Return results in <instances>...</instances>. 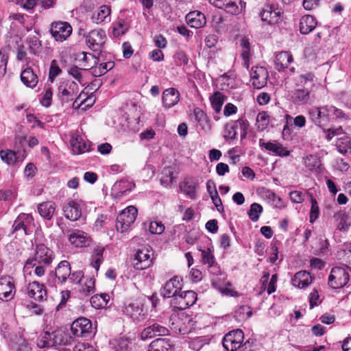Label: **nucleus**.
<instances>
[{
    "instance_id": "58836bf2",
    "label": "nucleus",
    "mask_w": 351,
    "mask_h": 351,
    "mask_svg": "<svg viewBox=\"0 0 351 351\" xmlns=\"http://www.w3.org/2000/svg\"><path fill=\"white\" fill-rule=\"evenodd\" d=\"M171 345L165 339L158 338L154 340L149 345V351H169Z\"/></svg>"
},
{
    "instance_id": "a211bd4d",
    "label": "nucleus",
    "mask_w": 351,
    "mask_h": 351,
    "mask_svg": "<svg viewBox=\"0 0 351 351\" xmlns=\"http://www.w3.org/2000/svg\"><path fill=\"white\" fill-rule=\"evenodd\" d=\"M289 96L291 101L295 105H304L311 99V90L308 88L297 87L291 91Z\"/></svg>"
},
{
    "instance_id": "f03ea898",
    "label": "nucleus",
    "mask_w": 351,
    "mask_h": 351,
    "mask_svg": "<svg viewBox=\"0 0 351 351\" xmlns=\"http://www.w3.org/2000/svg\"><path fill=\"white\" fill-rule=\"evenodd\" d=\"M308 117L315 125L322 129L327 128L330 121L328 106H314L308 110Z\"/></svg>"
},
{
    "instance_id": "3c124183",
    "label": "nucleus",
    "mask_w": 351,
    "mask_h": 351,
    "mask_svg": "<svg viewBox=\"0 0 351 351\" xmlns=\"http://www.w3.org/2000/svg\"><path fill=\"white\" fill-rule=\"evenodd\" d=\"M328 110L330 112V117L333 116L332 119H335L339 121H343L348 120L349 115L345 113L342 110L337 108L334 106H328Z\"/></svg>"
},
{
    "instance_id": "69168bd1",
    "label": "nucleus",
    "mask_w": 351,
    "mask_h": 351,
    "mask_svg": "<svg viewBox=\"0 0 351 351\" xmlns=\"http://www.w3.org/2000/svg\"><path fill=\"white\" fill-rule=\"evenodd\" d=\"M149 230L152 234H160L165 230V226L159 221H152L149 223Z\"/></svg>"
},
{
    "instance_id": "603ef678",
    "label": "nucleus",
    "mask_w": 351,
    "mask_h": 351,
    "mask_svg": "<svg viewBox=\"0 0 351 351\" xmlns=\"http://www.w3.org/2000/svg\"><path fill=\"white\" fill-rule=\"evenodd\" d=\"M304 165L310 170H316L321 165V161L319 158L313 154H310L304 158Z\"/></svg>"
},
{
    "instance_id": "0e129e2a",
    "label": "nucleus",
    "mask_w": 351,
    "mask_h": 351,
    "mask_svg": "<svg viewBox=\"0 0 351 351\" xmlns=\"http://www.w3.org/2000/svg\"><path fill=\"white\" fill-rule=\"evenodd\" d=\"M311 202L310 222L313 223L319 217V208L317 200L312 195Z\"/></svg>"
},
{
    "instance_id": "7c9ffc66",
    "label": "nucleus",
    "mask_w": 351,
    "mask_h": 351,
    "mask_svg": "<svg viewBox=\"0 0 351 351\" xmlns=\"http://www.w3.org/2000/svg\"><path fill=\"white\" fill-rule=\"evenodd\" d=\"M71 266L68 261H62L56 268V277L61 283H65L71 275Z\"/></svg>"
},
{
    "instance_id": "f3484780",
    "label": "nucleus",
    "mask_w": 351,
    "mask_h": 351,
    "mask_svg": "<svg viewBox=\"0 0 351 351\" xmlns=\"http://www.w3.org/2000/svg\"><path fill=\"white\" fill-rule=\"evenodd\" d=\"M169 333V329L158 323H154L146 327L141 333V339L143 341L155 336H166Z\"/></svg>"
},
{
    "instance_id": "4be33fe9",
    "label": "nucleus",
    "mask_w": 351,
    "mask_h": 351,
    "mask_svg": "<svg viewBox=\"0 0 351 351\" xmlns=\"http://www.w3.org/2000/svg\"><path fill=\"white\" fill-rule=\"evenodd\" d=\"M67 234L69 241L77 247H85L90 241L88 234L80 230L68 231Z\"/></svg>"
},
{
    "instance_id": "bb28decb",
    "label": "nucleus",
    "mask_w": 351,
    "mask_h": 351,
    "mask_svg": "<svg viewBox=\"0 0 351 351\" xmlns=\"http://www.w3.org/2000/svg\"><path fill=\"white\" fill-rule=\"evenodd\" d=\"M292 285L300 289L308 287L312 282V277L309 272L300 271L297 272L291 280Z\"/></svg>"
},
{
    "instance_id": "b1692460",
    "label": "nucleus",
    "mask_w": 351,
    "mask_h": 351,
    "mask_svg": "<svg viewBox=\"0 0 351 351\" xmlns=\"http://www.w3.org/2000/svg\"><path fill=\"white\" fill-rule=\"evenodd\" d=\"M186 21L191 27L195 29L201 28L206 23L205 15L199 11H193L187 14Z\"/></svg>"
},
{
    "instance_id": "473e14b6",
    "label": "nucleus",
    "mask_w": 351,
    "mask_h": 351,
    "mask_svg": "<svg viewBox=\"0 0 351 351\" xmlns=\"http://www.w3.org/2000/svg\"><path fill=\"white\" fill-rule=\"evenodd\" d=\"M111 10L109 6L101 5L98 10L95 11L92 16V21L93 23L100 24L103 22L110 21Z\"/></svg>"
},
{
    "instance_id": "aec40b11",
    "label": "nucleus",
    "mask_w": 351,
    "mask_h": 351,
    "mask_svg": "<svg viewBox=\"0 0 351 351\" xmlns=\"http://www.w3.org/2000/svg\"><path fill=\"white\" fill-rule=\"evenodd\" d=\"M281 13L280 8H276L274 5H267L261 12V17L262 21L271 25L278 22Z\"/></svg>"
},
{
    "instance_id": "a878e982",
    "label": "nucleus",
    "mask_w": 351,
    "mask_h": 351,
    "mask_svg": "<svg viewBox=\"0 0 351 351\" xmlns=\"http://www.w3.org/2000/svg\"><path fill=\"white\" fill-rule=\"evenodd\" d=\"M195 120L197 122L200 128L205 132L211 130L210 121L206 114L199 108H195L193 111Z\"/></svg>"
},
{
    "instance_id": "bf43d9fd",
    "label": "nucleus",
    "mask_w": 351,
    "mask_h": 351,
    "mask_svg": "<svg viewBox=\"0 0 351 351\" xmlns=\"http://www.w3.org/2000/svg\"><path fill=\"white\" fill-rule=\"evenodd\" d=\"M104 248L102 247H98L95 250V254L93 261L92 262L93 267L97 271L99 268L101 263L103 262V254Z\"/></svg>"
},
{
    "instance_id": "ddd939ff",
    "label": "nucleus",
    "mask_w": 351,
    "mask_h": 351,
    "mask_svg": "<svg viewBox=\"0 0 351 351\" xmlns=\"http://www.w3.org/2000/svg\"><path fill=\"white\" fill-rule=\"evenodd\" d=\"M79 92L78 84L75 82H68L58 87V97L62 103H67L74 99Z\"/></svg>"
},
{
    "instance_id": "412c9836",
    "label": "nucleus",
    "mask_w": 351,
    "mask_h": 351,
    "mask_svg": "<svg viewBox=\"0 0 351 351\" xmlns=\"http://www.w3.org/2000/svg\"><path fill=\"white\" fill-rule=\"evenodd\" d=\"M72 150L77 154L88 152L90 150V142L84 139L80 135L74 134L70 140Z\"/></svg>"
},
{
    "instance_id": "20e7f679",
    "label": "nucleus",
    "mask_w": 351,
    "mask_h": 351,
    "mask_svg": "<svg viewBox=\"0 0 351 351\" xmlns=\"http://www.w3.org/2000/svg\"><path fill=\"white\" fill-rule=\"evenodd\" d=\"M138 210L133 206H128L118 215L116 228L121 232H126L131 225L134 223L137 217Z\"/></svg>"
},
{
    "instance_id": "6ab92c4d",
    "label": "nucleus",
    "mask_w": 351,
    "mask_h": 351,
    "mask_svg": "<svg viewBox=\"0 0 351 351\" xmlns=\"http://www.w3.org/2000/svg\"><path fill=\"white\" fill-rule=\"evenodd\" d=\"M34 219L29 214L21 213L14 220L12 225V232H22L24 234H29L28 228L33 223Z\"/></svg>"
},
{
    "instance_id": "2f4dec72",
    "label": "nucleus",
    "mask_w": 351,
    "mask_h": 351,
    "mask_svg": "<svg viewBox=\"0 0 351 351\" xmlns=\"http://www.w3.org/2000/svg\"><path fill=\"white\" fill-rule=\"evenodd\" d=\"M317 25L315 19L311 15L303 16L300 21V31L302 34H307L312 32Z\"/></svg>"
},
{
    "instance_id": "393cba45",
    "label": "nucleus",
    "mask_w": 351,
    "mask_h": 351,
    "mask_svg": "<svg viewBox=\"0 0 351 351\" xmlns=\"http://www.w3.org/2000/svg\"><path fill=\"white\" fill-rule=\"evenodd\" d=\"M180 93L174 88L165 89L162 93V102L165 107L169 108L176 105L180 101Z\"/></svg>"
},
{
    "instance_id": "338daca9",
    "label": "nucleus",
    "mask_w": 351,
    "mask_h": 351,
    "mask_svg": "<svg viewBox=\"0 0 351 351\" xmlns=\"http://www.w3.org/2000/svg\"><path fill=\"white\" fill-rule=\"evenodd\" d=\"M61 73V69L58 65L57 61L56 60H53L51 62L49 78L51 82L53 81L54 78L58 76Z\"/></svg>"
},
{
    "instance_id": "f8f14e48",
    "label": "nucleus",
    "mask_w": 351,
    "mask_h": 351,
    "mask_svg": "<svg viewBox=\"0 0 351 351\" xmlns=\"http://www.w3.org/2000/svg\"><path fill=\"white\" fill-rule=\"evenodd\" d=\"M71 331L75 337H86L92 332V323L87 318H78L72 323Z\"/></svg>"
},
{
    "instance_id": "9b49d317",
    "label": "nucleus",
    "mask_w": 351,
    "mask_h": 351,
    "mask_svg": "<svg viewBox=\"0 0 351 351\" xmlns=\"http://www.w3.org/2000/svg\"><path fill=\"white\" fill-rule=\"evenodd\" d=\"M123 313L129 316L134 322L139 323L145 319L146 313L143 309V304L138 300L126 304Z\"/></svg>"
},
{
    "instance_id": "13d9d810",
    "label": "nucleus",
    "mask_w": 351,
    "mask_h": 351,
    "mask_svg": "<svg viewBox=\"0 0 351 351\" xmlns=\"http://www.w3.org/2000/svg\"><path fill=\"white\" fill-rule=\"evenodd\" d=\"M263 211V207L257 203H253L251 206L250 209L248 211V215L250 219L252 221H256L259 219L260 214Z\"/></svg>"
},
{
    "instance_id": "f257e3e1",
    "label": "nucleus",
    "mask_w": 351,
    "mask_h": 351,
    "mask_svg": "<svg viewBox=\"0 0 351 351\" xmlns=\"http://www.w3.org/2000/svg\"><path fill=\"white\" fill-rule=\"evenodd\" d=\"M249 125V122L243 117H241L235 121L226 123L224 125L223 130L224 139L226 141L235 139L237 138V130L238 128L241 130V138H245L247 134Z\"/></svg>"
},
{
    "instance_id": "1a4fd4ad",
    "label": "nucleus",
    "mask_w": 351,
    "mask_h": 351,
    "mask_svg": "<svg viewBox=\"0 0 351 351\" xmlns=\"http://www.w3.org/2000/svg\"><path fill=\"white\" fill-rule=\"evenodd\" d=\"M244 335L241 330L237 329L226 334L222 341L223 348L227 351H234L241 346Z\"/></svg>"
},
{
    "instance_id": "6e6d98bb",
    "label": "nucleus",
    "mask_w": 351,
    "mask_h": 351,
    "mask_svg": "<svg viewBox=\"0 0 351 351\" xmlns=\"http://www.w3.org/2000/svg\"><path fill=\"white\" fill-rule=\"evenodd\" d=\"M202 252V261L204 264L208 265V267L213 266L215 261L213 252L210 248L206 250H200Z\"/></svg>"
},
{
    "instance_id": "de8ad7c7",
    "label": "nucleus",
    "mask_w": 351,
    "mask_h": 351,
    "mask_svg": "<svg viewBox=\"0 0 351 351\" xmlns=\"http://www.w3.org/2000/svg\"><path fill=\"white\" fill-rule=\"evenodd\" d=\"M182 192L188 195L191 199H195L196 196V184L191 182H184L180 185Z\"/></svg>"
},
{
    "instance_id": "ea45409f",
    "label": "nucleus",
    "mask_w": 351,
    "mask_h": 351,
    "mask_svg": "<svg viewBox=\"0 0 351 351\" xmlns=\"http://www.w3.org/2000/svg\"><path fill=\"white\" fill-rule=\"evenodd\" d=\"M1 160L8 165H14L15 162L22 160L16 153L11 149H1L0 151Z\"/></svg>"
},
{
    "instance_id": "49530a36",
    "label": "nucleus",
    "mask_w": 351,
    "mask_h": 351,
    "mask_svg": "<svg viewBox=\"0 0 351 351\" xmlns=\"http://www.w3.org/2000/svg\"><path fill=\"white\" fill-rule=\"evenodd\" d=\"M173 171L171 167H165L162 171V177L160 178V184L165 187H171L173 182Z\"/></svg>"
},
{
    "instance_id": "a19ab883",
    "label": "nucleus",
    "mask_w": 351,
    "mask_h": 351,
    "mask_svg": "<svg viewBox=\"0 0 351 351\" xmlns=\"http://www.w3.org/2000/svg\"><path fill=\"white\" fill-rule=\"evenodd\" d=\"M227 97L220 92H215L210 97L212 107L213 110L219 113L221 110L222 106Z\"/></svg>"
},
{
    "instance_id": "37998d69",
    "label": "nucleus",
    "mask_w": 351,
    "mask_h": 351,
    "mask_svg": "<svg viewBox=\"0 0 351 351\" xmlns=\"http://www.w3.org/2000/svg\"><path fill=\"white\" fill-rule=\"evenodd\" d=\"M237 0H223V3H217V7L224 9L228 13L236 14L240 9L237 5Z\"/></svg>"
},
{
    "instance_id": "9d476101",
    "label": "nucleus",
    "mask_w": 351,
    "mask_h": 351,
    "mask_svg": "<svg viewBox=\"0 0 351 351\" xmlns=\"http://www.w3.org/2000/svg\"><path fill=\"white\" fill-rule=\"evenodd\" d=\"M106 39L105 31L102 29H94L88 32L86 37V42L88 47L94 51L101 50Z\"/></svg>"
},
{
    "instance_id": "4468645a",
    "label": "nucleus",
    "mask_w": 351,
    "mask_h": 351,
    "mask_svg": "<svg viewBox=\"0 0 351 351\" xmlns=\"http://www.w3.org/2000/svg\"><path fill=\"white\" fill-rule=\"evenodd\" d=\"M250 77L254 88L260 89L267 84L268 73L263 66H253L251 70Z\"/></svg>"
},
{
    "instance_id": "79ce46f5",
    "label": "nucleus",
    "mask_w": 351,
    "mask_h": 351,
    "mask_svg": "<svg viewBox=\"0 0 351 351\" xmlns=\"http://www.w3.org/2000/svg\"><path fill=\"white\" fill-rule=\"evenodd\" d=\"M241 46L242 48L241 57L243 60V65L245 68L248 69L250 66V45L249 40L245 38H243L241 40Z\"/></svg>"
},
{
    "instance_id": "c85d7f7f",
    "label": "nucleus",
    "mask_w": 351,
    "mask_h": 351,
    "mask_svg": "<svg viewBox=\"0 0 351 351\" xmlns=\"http://www.w3.org/2000/svg\"><path fill=\"white\" fill-rule=\"evenodd\" d=\"M14 288L10 278H0V299L8 300L12 298V291Z\"/></svg>"
},
{
    "instance_id": "72a5a7b5",
    "label": "nucleus",
    "mask_w": 351,
    "mask_h": 351,
    "mask_svg": "<svg viewBox=\"0 0 351 351\" xmlns=\"http://www.w3.org/2000/svg\"><path fill=\"white\" fill-rule=\"evenodd\" d=\"M21 82L27 87L34 88L38 83V77L31 68L24 69L21 73Z\"/></svg>"
},
{
    "instance_id": "8fccbe9b",
    "label": "nucleus",
    "mask_w": 351,
    "mask_h": 351,
    "mask_svg": "<svg viewBox=\"0 0 351 351\" xmlns=\"http://www.w3.org/2000/svg\"><path fill=\"white\" fill-rule=\"evenodd\" d=\"M210 340V338L208 337H197L191 341L189 348L194 350L199 351L204 346L208 345Z\"/></svg>"
},
{
    "instance_id": "c03bdc74",
    "label": "nucleus",
    "mask_w": 351,
    "mask_h": 351,
    "mask_svg": "<svg viewBox=\"0 0 351 351\" xmlns=\"http://www.w3.org/2000/svg\"><path fill=\"white\" fill-rule=\"evenodd\" d=\"M252 315V311L249 306L243 305L234 311V317L239 322H243Z\"/></svg>"
},
{
    "instance_id": "f704fd0d",
    "label": "nucleus",
    "mask_w": 351,
    "mask_h": 351,
    "mask_svg": "<svg viewBox=\"0 0 351 351\" xmlns=\"http://www.w3.org/2000/svg\"><path fill=\"white\" fill-rule=\"evenodd\" d=\"M293 61L292 56L287 51H281L276 56L275 64L276 68L281 71L287 68Z\"/></svg>"
},
{
    "instance_id": "c756f323",
    "label": "nucleus",
    "mask_w": 351,
    "mask_h": 351,
    "mask_svg": "<svg viewBox=\"0 0 351 351\" xmlns=\"http://www.w3.org/2000/svg\"><path fill=\"white\" fill-rule=\"evenodd\" d=\"M334 220L338 230L342 232L348 231L351 223L350 216L343 210H340L334 215Z\"/></svg>"
},
{
    "instance_id": "7ed1b4c3",
    "label": "nucleus",
    "mask_w": 351,
    "mask_h": 351,
    "mask_svg": "<svg viewBox=\"0 0 351 351\" xmlns=\"http://www.w3.org/2000/svg\"><path fill=\"white\" fill-rule=\"evenodd\" d=\"M349 267H335L328 276V285L332 289H340L346 286L350 279Z\"/></svg>"
},
{
    "instance_id": "423d86ee",
    "label": "nucleus",
    "mask_w": 351,
    "mask_h": 351,
    "mask_svg": "<svg viewBox=\"0 0 351 351\" xmlns=\"http://www.w3.org/2000/svg\"><path fill=\"white\" fill-rule=\"evenodd\" d=\"M72 31V27L68 22L55 21L50 25V34L58 42L66 40L71 36Z\"/></svg>"
},
{
    "instance_id": "c9c22d12",
    "label": "nucleus",
    "mask_w": 351,
    "mask_h": 351,
    "mask_svg": "<svg viewBox=\"0 0 351 351\" xmlns=\"http://www.w3.org/2000/svg\"><path fill=\"white\" fill-rule=\"evenodd\" d=\"M297 87H304L309 84L311 86L315 85V75L313 73L306 72L299 75L295 80Z\"/></svg>"
},
{
    "instance_id": "680f3d73",
    "label": "nucleus",
    "mask_w": 351,
    "mask_h": 351,
    "mask_svg": "<svg viewBox=\"0 0 351 351\" xmlns=\"http://www.w3.org/2000/svg\"><path fill=\"white\" fill-rule=\"evenodd\" d=\"M13 351H32L26 341L22 337H19L16 342L12 344Z\"/></svg>"
},
{
    "instance_id": "dca6fc26",
    "label": "nucleus",
    "mask_w": 351,
    "mask_h": 351,
    "mask_svg": "<svg viewBox=\"0 0 351 351\" xmlns=\"http://www.w3.org/2000/svg\"><path fill=\"white\" fill-rule=\"evenodd\" d=\"M181 278L178 276H174L167 281L161 292L164 298H172L174 299L182 289V285Z\"/></svg>"
},
{
    "instance_id": "6e6552de",
    "label": "nucleus",
    "mask_w": 351,
    "mask_h": 351,
    "mask_svg": "<svg viewBox=\"0 0 351 351\" xmlns=\"http://www.w3.org/2000/svg\"><path fill=\"white\" fill-rule=\"evenodd\" d=\"M152 256L153 253L147 247L138 250L133 261L134 267L138 270L149 268L153 263Z\"/></svg>"
},
{
    "instance_id": "2eb2a0df",
    "label": "nucleus",
    "mask_w": 351,
    "mask_h": 351,
    "mask_svg": "<svg viewBox=\"0 0 351 351\" xmlns=\"http://www.w3.org/2000/svg\"><path fill=\"white\" fill-rule=\"evenodd\" d=\"M82 202L73 199H69L63 206L64 216L71 220L76 221L82 215Z\"/></svg>"
},
{
    "instance_id": "a18cd8bd",
    "label": "nucleus",
    "mask_w": 351,
    "mask_h": 351,
    "mask_svg": "<svg viewBox=\"0 0 351 351\" xmlns=\"http://www.w3.org/2000/svg\"><path fill=\"white\" fill-rule=\"evenodd\" d=\"M114 190L117 191L121 195H125L128 192H130L134 187V184L128 180H121L117 182L114 186Z\"/></svg>"
},
{
    "instance_id": "864d4df0",
    "label": "nucleus",
    "mask_w": 351,
    "mask_h": 351,
    "mask_svg": "<svg viewBox=\"0 0 351 351\" xmlns=\"http://www.w3.org/2000/svg\"><path fill=\"white\" fill-rule=\"evenodd\" d=\"M336 146L341 154H347L349 150H351L350 138L347 136L338 138L336 143Z\"/></svg>"
},
{
    "instance_id": "39448f33",
    "label": "nucleus",
    "mask_w": 351,
    "mask_h": 351,
    "mask_svg": "<svg viewBox=\"0 0 351 351\" xmlns=\"http://www.w3.org/2000/svg\"><path fill=\"white\" fill-rule=\"evenodd\" d=\"M197 299V293L193 291H180L177 296L171 300V305L173 308L184 310L193 306Z\"/></svg>"
},
{
    "instance_id": "09e8293b",
    "label": "nucleus",
    "mask_w": 351,
    "mask_h": 351,
    "mask_svg": "<svg viewBox=\"0 0 351 351\" xmlns=\"http://www.w3.org/2000/svg\"><path fill=\"white\" fill-rule=\"evenodd\" d=\"M114 66V62H107L100 64L99 67H90L92 73L95 76H101L106 73L108 71L111 70Z\"/></svg>"
},
{
    "instance_id": "0eeeda50",
    "label": "nucleus",
    "mask_w": 351,
    "mask_h": 351,
    "mask_svg": "<svg viewBox=\"0 0 351 351\" xmlns=\"http://www.w3.org/2000/svg\"><path fill=\"white\" fill-rule=\"evenodd\" d=\"M53 260V252L44 244L37 245L35 250V254L32 259H29L27 264L36 265L44 264L49 265Z\"/></svg>"
},
{
    "instance_id": "5fc2aeb1",
    "label": "nucleus",
    "mask_w": 351,
    "mask_h": 351,
    "mask_svg": "<svg viewBox=\"0 0 351 351\" xmlns=\"http://www.w3.org/2000/svg\"><path fill=\"white\" fill-rule=\"evenodd\" d=\"M95 280L93 277L86 278L82 285L80 291L85 295H88L95 291Z\"/></svg>"
},
{
    "instance_id": "052dcab7",
    "label": "nucleus",
    "mask_w": 351,
    "mask_h": 351,
    "mask_svg": "<svg viewBox=\"0 0 351 351\" xmlns=\"http://www.w3.org/2000/svg\"><path fill=\"white\" fill-rule=\"evenodd\" d=\"M322 130L325 134L326 139L328 141H330L333 137L343 134V130L341 126L330 127L328 128H325Z\"/></svg>"
},
{
    "instance_id": "5701e85b",
    "label": "nucleus",
    "mask_w": 351,
    "mask_h": 351,
    "mask_svg": "<svg viewBox=\"0 0 351 351\" xmlns=\"http://www.w3.org/2000/svg\"><path fill=\"white\" fill-rule=\"evenodd\" d=\"M28 295L36 301H43L47 296V291L44 285L34 281L27 287Z\"/></svg>"
},
{
    "instance_id": "4d7b16f0",
    "label": "nucleus",
    "mask_w": 351,
    "mask_h": 351,
    "mask_svg": "<svg viewBox=\"0 0 351 351\" xmlns=\"http://www.w3.org/2000/svg\"><path fill=\"white\" fill-rule=\"evenodd\" d=\"M53 343H50L51 345L58 346V345H65L67 342L68 337L66 334L60 330H57L54 331V335H53Z\"/></svg>"
},
{
    "instance_id": "cd10ccee",
    "label": "nucleus",
    "mask_w": 351,
    "mask_h": 351,
    "mask_svg": "<svg viewBox=\"0 0 351 351\" xmlns=\"http://www.w3.org/2000/svg\"><path fill=\"white\" fill-rule=\"evenodd\" d=\"M259 145L264 147L266 150L272 152L273 154L280 156H287L290 154L288 151L280 143H274L271 142L265 143L262 139L259 141Z\"/></svg>"
},
{
    "instance_id": "774afa93",
    "label": "nucleus",
    "mask_w": 351,
    "mask_h": 351,
    "mask_svg": "<svg viewBox=\"0 0 351 351\" xmlns=\"http://www.w3.org/2000/svg\"><path fill=\"white\" fill-rule=\"evenodd\" d=\"M27 43L32 52L34 54L36 53V50L41 46L40 40L35 36H29L27 38Z\"/></svg>"
},
{
    "instance_id": "4c0bfd02",
    "label": "nucleus",
    "mask_w": 351,
    "mask_h": 351,
    "mask_svg": "<svg viewBox=\"0 0 351 351\" xmlns=\"http://www.w3.org/2000/svg\"><path fill=\"white\" fill-rule=\"evenodd\" d=\"M55 209V204L52 202H43L38 206L40 215L47 219L52 218Z\"/></svg>"
},
{
    "instance_id": "e2e57ef3",
    "label": "nucleus",
    "mask_w": 351,
    "mask_h": 351,
    "mask_svg": "<svg viewBox=\"0 0 351 351\" xmlns=\"http://www.w3.org/2000/svg\"><path fill=\"white\" fill-rule=\"evenodd\" d=\"M287 123H289L293 121V125L299 128H303L306 125V118L303 115H298L295 118H293L289 114L285 116Z\"/></svg>"
},
{
    "instance_id": "e433bc0d",
    "label": "nucleus",
    "mask_w": 351,
    "mask_h": 351,
    "mask_svg": "<svg viewBox=\"0 0 351 351\" xmlns=\"http://www.w3.org/2000/svg\"><path fill=\"white\" fill-rule=\"evenodd\" d=\"M109 301L110 295L107 293L96 294L90 298L92 306L97 309L106 307Z\"/></svg>"
}]
</instances>
